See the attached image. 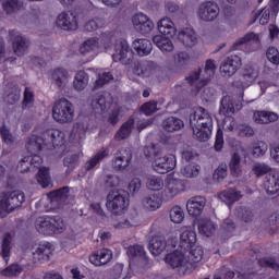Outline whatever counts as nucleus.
I'll use <instances>...</instances> for the list:
<instances>
[{
	"label": "nucleus",
	"instance_id": "f257e3e1",
	"mask_svg": "<svg viewBox=\"0 0 279 279\" xmlns=\"http://www.w3.org/2000/svg\"><path fill=\"white\" fill-rule=\"evenodd\" d=\"M64 145V133L58 129H36L26 141L27 151H40L45 147Z\"/></svg>",
	"mask_w": 279,
	"mask_h": 279
},
{
	"label": "nucleus",
	"instance_id": "f03ea898",
	"mask_svg": "<svg viewBox=\"0 0 279 279\" xmlns=\"http://www.w3.org/2000/svg\"><path fill=\"white\" fill-rule=\"evenodd\" d=\"M190 125L195 138L206 143L213 134V116L202 107L195 108L190 114Z\"/></svg>",
	"mask_w": 279,
	"mask_h": 279
},
{
	"label": "nucleus",
	"instance_id": "7ed1b4c3",
	"mask_svg": "<svg viewBox=\"0 0 279 279\" xmlns=\"http://www.w3.org/2000/svg\"><path fill=\"white\" fill-rule=\"evenodd\" d=\"M144 156H146V158L154 156L153 167L157 173L165 174L175 169V157L171 154L162 156L158 146L145 147Z\"/></svg>",
	"mask_w": 279,
	"mask_h": 279
},
{
	"label": "nucleus",
	"instance_id": "20e7f679",
	"mask_svg": "<svg viewBox=\"0 0 279 279\" xmlns=\"http://www.w3.org/2000/svg\"><path fill=\"white\" fill-rule=\"evenodd\" d=\"M112 47V32L101 33L98 37L86 39L80 47V52L83 56L86 53H104Z\"/></svg>",
	"mask_w": 279,
	"mask_h": 279
},
{
	"label": "nucleus",
	"instance_id": "39448f33",
	"mask_svg": "<svg viewBox=\"0 0 279 279\" xmlns=\"http://www.w3.org/2000/svg\"><path fill=\"white\" fill-rule=\"evenodd\" d=\"M167 265H170L172 269H178L180 276H186V274H191L194 271L196 266L191 263L186 255V251L177 250L166 256Z\"/></svg>",
	"mask_w": 279,
	"mask_h": 279
},
{
	"label": "nucleus",
	"instance_id": "423d86ee",
	"mask_svg": "<svg viewBox=\"0 0 279 279\" xmlns=\"http://www.w3.org/2000/svg\"><path fill=\"white\" fill-rule=\"evenodd\" d=\"M215 71H217V64H215V60L209 59L205 63V70L203 74L201 71H198L189 76V84H191V86H195L196 88L194 95L202 93V88H204V86L210 82V77L215 75Z\"/></svg>",
	"mask_w": 279,
	"mask_h": 279
},
{
	"label": "nucleus",
	"instance_id": "0eeeda50",
	"mask_svg": "<svg viewBox=\"0 0 279 279\" xmlns=\"http://www.w3.org/2000/svg\"><path fill=\"white\" fill-rule=\"evenodd\" d=\"M75 117V108L66 98L57 100L52 107V119L58 123H71Z\"/></svg>",
	"mask_w": 279,
	"mask_h": 279
},
{
	"label": "nucleus",
	"instance_id": "6e6552de",
	"mask_svg": "<svg viewBox=\"0 0 279 279\" xmlns=\"http://www.w3.org/2000/svg\"><path fill=\"white\" fill-rule=\"evenodd\" d=\"M106 206L110 213L113 215H121L128 206H130V201H128V193L123 191H112L107 195Z\"/></svg>",
	"mask_w": 279,
	"mask_h": 279
},
{
	"label": "nucleus",
	"instance_id": "1a4fd4ad",
	"mask_svg": "<svg viewBox=\"0 0 279 279\" xmlns=\"http://www.w3.org/2000/svg\"><path fill=\"white\" fill-rule=\"evenodd\" d=\"M23 202H25V193L19 190L9 192L0 199V213H12L21 208Z\"/></svg>",
	"mask_w": 279,
	"mask_h": 279
},
{
	"label": "nucleus",
	"instance_id": "9d476101",
	"mask_svg": "<svg viewBox=\"0 0 279 279\" xmlns=\"http://www.w3.org/2000/svg\"><path fill=\"white\" fill-rule=\"evenodd\" d=\"M112 58L114 62L130 64V62H132V58H134V52L126 40L118 39L114 44V53Z\"/></svg>",
	"mask_w": 279,
	"mask_h": 279
},
{
	"label": "nucleus",
	"instance_id": "9b49d317",
	"mask_svg": "<svg viewBox=\"0 0 279 279\" xmlns=\"http://www.w3.org/2000/svg\"><path fill=\"white\" fill-rule=\"evenodd\" d=\"M196 14L204 23H213L219 16V4L214 1L202 2Z\"/></svg>",
	"mask_w": 279,
	"mask_h": 279
},
{
	"label": "nucleus",
	"instance_id": "f8f14e48",
	"mask_svg": "<svg viewBox=\"0 0 279 279\" xmlns=\"http://www.w3.org/2000/svg\"><path fill=\"white\" fill-rule=\"evenodd\" d=\"M89 106L94 114L104 117L110 108H112V97L110 95L104 96L101 94L94 95L89 98Z\"/></svg>",
	"mask_w": 279,
	"mask_h": 279
},
{
	"label": "nucleus",
	"instance_id": "ddd939ff",
	"mask_svg": "<svg viewBox=\"0 0 279 279\" xmlns=\"http://www.w3.org/2000/svg\"><path fill=\"white\" fill-rule=\"evenodd\" d=\"M177 38L186 49H193V47H196L197 43H199V36L193 27H185L179 31Z\"/></svg>",
	"mask_w": 279,
	"mask_h": 279
},
{
	"label": "nucleus",
	"instance_id": "4468645a",
	"mask_svg": "<svg viewBox=\"0 0 279 279\" xmlns=\"http://www.w3.org/2000/svg\"><path fill=\"white\" fill-rule=\"evenodd\" d=\"M52 252L53 250H51V244L49 243L35 244L31 248L32 262L45 263V260H49Z\"/></svg>",
	"mask_w": 279,
	"mask_h": 279
},
{
	"label": "nucleus",
	"instance_id": "2eb2a0df",
	"mask_svg": "<svg viewBox=\"0 0 279 279\" xmlns=\"http://www.w3.org/2000/svg\"><path fill=\"white\" fill-rule=\"evenodd\" d=\"M9 36L13 40V51L17 56H25L29 49V39L17 31H10Z\"/></svg>",
	"mask_w": 279,
	"mask_h": 279
},
{
	"label": "nucleus",
	"instance_id": "dca6fc26",
	"mask_svg": "<svg viewBox=\"0 0 279 279\" xmlns=\"http://www.w3.org/2000/svg\"><path fill=\"white\" fill-rule=\"evenodd\" d=\"M133 27L140 34H149L154 31L155 24L149 16L145 15L144 13H137L132 17Z\"/></svg>",
	"mask_w": 279,
	"mask_h": 279
},
{
	"label": "nucleus",
	"instance_id": "f3484780",
	"mask_svg": "<svg viewBox=\"0 0 279 279\" xmlns=\"http://www.w3.org/2000/svg\"><path fill=\"white\" fill-rule=\"evenodd\" d=\"M57 27L64 32H75L77 29V15L71 12H63L57 17Z\"/></svg>",
	"mask_w": 279,
	"mask_h": 279
},
{
	"label": "nucleus",
	"instance_id": "a211bd4d",
	"mask_svg": "<svg viewBox=\"0 0 279 279\" xmlns=\"http://www.w3.org/2000/svg\"><path fill=\"white\" fill-rule=\"evenodd\" d=\"M241 57L230 56L220 64V73L222 77H232L239 69H241Z\"/></svg>",
	"mask_w": 279,
	"mask_h": 279
},
{
	"label": "nucleus",
	"instance_id": "6ab92c4d",
	"mask_svg": "<svg viewBox=\"0 0 279 279\" xmlns=\"http://www.w3.org/2000/svg\"><path fill=\"white\" fill-rule=\"evenodd\" d=\"M132 162V150L125 148L118 150L112 159V167L116 171H125Z\"/></svg>",
	"mask_w": 279,
	"mask_h": 279
},
{
	"label": "nucleus",
	"instance_id": "aec40b11",
	"mask_svg": "<svg viewBox=\"0 0 279 279\" xmlns=\"http://www.w3.org/2000/svg\"><path fill=\"white\" fill-rule=\"evenodd\" d=\"M243 45H253V48H251L248 51H257V49H260V35L254 32L245 34L242 38L234 43L233 49L239 51L240 49H243Z\"/></svg>",
	"mask_w": 279,
	"mask_h": 279
},
{
	"label": "nucleus",
	"instance_id": "412c9836",
	"mask_svg": "<svg viewBox=\"0 0 279 279\" xmlns=\"http://www.w3.org/2000/svg\"><path fill=\"white\" fill-rule=\"evenodd\" d=\"M50 80L58 88H66L69 80H71V75H69V71L66 69L56 68L50 72Z\"/></svg>",
	"mask_w": 279,
	"mask_h": 279
},
{
	"label": "nucleus",
	"instance_id": "4be33fe9",
	"mask_svg": "<svg viewBox=\"0 0 279 279\" xmlns=\"http://www.w3.org/2000/svg\"><path fill=\"white\" fill-rule=\"evenodd\" d=\"M157 29L160 36L173 38L178 34V28H175V23L171 17H162L157 22Z\"/></svg>",
	"mask_w": 279,
	"mask_h": 279
},
{
	"label": "nucleus",
	"instance_id": "5701e85b",
	"mask_svg": "<svg viewBox=\"0 0 279 279\" xmlns=\"http://www.w3.org/2000/svg\"><path fill=\"white\" fill-rule=\"evenodd\" d=\"M206 207V198L204 196L192 197L186 203V210L192 217H199Z\"/></svg>",
	"mask_w": 279,
	"mask_h": 279
},
{
	"label": "nucleus",
	"instance_id": "b1692460",
	"mask_svg": "<svg viewBox=\"0 0 279 279\" xmlns=\"http://www.w3.org/2000/svg\"><path fill=\"white\" fill-rule=\"evenodd\" d=\"M112 260V251L108 248H101L96 251L89 256V263L96 267H101V265H108Z\"/></svg>",
	"mask_w": 279,
	"mask_h": 279
},
{
	"label": "nucleus",
	"instance_id": "393cba45",
	"mask_svg": "<svg viewBox=\"0 0 279 279\" xmlns=\"http://www.w3.org/2000/svg\"><path fill=\"white\" fill-rule=\"evenodd\" d=\"M184 191V182L178 179H171L166 189L162 192V196L167 199H173L177 195H180Z\"/></svg>",
	"mask_w": 279,
	"mask_h": 279
},
{
	"label": "nucleus",
	"instance_id": "a878e982",
	"mask_svg": "<svg viewBox=\"0 0 279 279\" xmlns=\"http://www.w3.org/2000/svg\"><path fill=\"white\" fill-rule=\"evenodd\" d=\"M197 243V234L194 230H185L180 235L179 247L183 252H189L192 247H195Z\"/></svg>",
	"mask_w": 279,
	"mask_h": 279
},
{
	"label": "nucleus",
	"instance_id": "bb28decb",
	"mask_svg": "<svg viewBox=\"0 0 279 279\" xmlns=\"http://www.w3.org/2000/svg\"><path fill=\"white\" fill-rule=\"evenodd\" d=\"M236 110H241V106L236 105L234 101V97L225 96L220 101L219 113L225 117H230L236 112Z\"/></svg>",
	"mask_w": 279,
	"mask_h": 279
},
{
	"label": "nucleus",
	"instance_id": "cd10ccee",
	"mask_svg": "<svg viewBox=\"0 0 279 279\" xmlns=\"http://www.w3.org/2000/svg\"><path fill=\"white\" fill-rule=\"evenodd\" d=\"M264 189L268 195H276V193H279V171L266 175L264 180Z\"/></svg>",
	"mask_w": 279,
	"mask_h": 279
},
{
	"label": "nucleus",
	"instance_id": "c85d7f7f",
	"mask_svg": "<svg viewBox=\"0 0 279 279\" xmlns=\"http://www.w3.org/2000/svg\"><path fill=\"white\" fill-rule=\"evenodd\" d=\"M69 198V187H61L57 191H52L47 195V199L56 208L61 204H64Z\"/></svg>",
	"mask_w": 279,
	"mask_h": 279
},
{
	"label": "nucleus",
	"instance_id": "c756f323",
	"mask_svg": "<svg viewBox=\"0 0 279 279\" xmlns=\"http://www.w3.org/2000/svg\"><path fill=\"white\" fill-rule=\"evenodd\" d=\"M141 206L145 210H149L154 213V210H158L160 206H162V198L158 196V194H149L142 198Z\"/></svg>",
	"mask_w": 279,
	"mask_h": 279
},
{
	"label": "nucleus",
	"instance_id": "7c9ffc66",
	"mask_svg": "<svg viewBox=\"0 0 279 279\" xmlns=\"http://www.w3.org/2000/svg\"><path fill=\"white\" fill-rule=\"evenodd\" d=\"M153 43L156 45V47H158V49H160L161 53H172V51L175 49L171 37L155 35L153 37Z\"/></svg>",
	"mask_w": 279,
	"mask_h": 279
},
{
	"label": "nucleus",
	"instance_id": "2f4dec72",
	"mask_svg": "<svg viewBox=\"0 0 279 279\" xmlns=\"http://www.w3.org/2000/svg\"><path fill=\"white\" fill-rule=\"evenodd\" d=\"M133 49L136 51L137 56L145 58V56L151 53L154 46L149 39L141 38L133 41Z\"/></svg>",
	"mask_w": 279,
	"mask_h": 279
},
{
	"label": "nucleus",
	"instance_id": "473e14b6",
	"mask_svg": "<svg viewBox=\"0 0 279 279\" xmlns=\"http://www.w3.org/2000/svg\"><path fill=\"white\" fill-rule=\"evenodd\" d=\"M148 250L153 256H160L167 250V240L162 235L154 236L148 243Z\"/></svg>",
	"mask_w": 279,
	"mask_h": 279
},
{
	"label": "nucleus",
	"instance_id": "72a5a7b5",
	"mask_svg": "<svg viewBox=\"0 0 279 279\" xmlns=\"http://www.w3.org/2000/svg\"><path fill=\"white\" fill-rule=\"evenodd\" d=\"M114 80L112 72L104 69H99L96 71V80L94 82V88H104L106 84H110Z\"/></svg>",
	"mask_w": 279,
	"mask_h": 279
},
{
	"label": "nucleus",
	"instance_id": "f704fd0d",
	"mask_svg": "<svg viewBox=\"0 0 279 279\" xmlns=\"http://www.w3.org/2000/svg\"><path fill=\"white\" fill-rule=\"evenodd\" d=\"M256 77H258L257 69L252 65L244 68L242 76L240 78V86H242V88H247V86H250L252 82L256 80Z\"/></svg>",
	"mask_w": 279,
	"mask_h": 279
},
{
	"label": "nucleus",
	"instance_id": "c9c22d12",
	"mask_svg": "<svg viewBox=\"0 0 279 279\" xmlns=\"http://www.w3.org/2000/svg\"><path fill=\"white\" fill-rule=\"evenodd\" d=\"M253 121L259 125L278 121V113L272 111H255L253 114Z\"/></svg>",
	"mask_w": 279,
	"mask_h": 279
},
{
	"label": "nucleus",
	"instance_id": "e433bc0d",
	"mask_svg": "<svg viewBox=\"0 0 279 279\" xmlns=\"http://www.w3.org/2000/svg\"><path fill=\"white\" fill-rule=\"evenodd\" d=\"M35 228L39 234H44L45 236H49L52 234L51 231V216L39 217L35 222Z\"/></svg>",
	"mask_w": 279,
	"mask_h": 279
},
{
	"label": "nucleus",
	"instance_id": "4c0bfd02",
	"mask_svg": "<svg viewBox=\"0 0 279 279\" xmlns=\"http://www.w3.org/2000/svg\"><path fill=\"white\" fill-rule=\"evenodd\" d=\"M216 230H217V226L215 225V222H213V220L208 218H204L199 220L198 232L203 236H213Z\"/></svg>",
	"mask_w": 279,
	"mask_h": 279
},
{
	"label": "nucleus",
	"instance_id": "58836bf2",
	"mask_svg": "<svg viewBox=\"0 0 279 279\" xmlns=\"http://www.w3.org/2000/svg\"><path fill=\"white\" fill-rule=\"evenodd\" d=\"M132 130H134V118H130L121 125L114 135L116 141H125V138L130 137V134H132Z\"/></svg>",
	"mask_w": 279,
	"mask_h": 279
},
{
	"label": "nucleus",
	"instance_id": "ea45409f",
	"mask_svg": "<svg viewBox=\"0 0 279 279\" xmlns=\"http://www.w3.org/2000/svg\"><path fill=\"white\" fill-rule=\"evenodd\" d=\"M162 128L166 132H178L184 128V122L175 117H169L163 120Z\"/></svg>",
	"mask_w": 279,
	"mask_h": 279
},
{
	"label": "nucleus",
	"instance_id": "a19ab883",
	"mask_svg": "<svg viewBox=\"0 0 279 279\" xmlns=\"http://www.w3.org/2000/svg\"><path fill=\"white\" fill-rule=\"evenodd\" d=\"M89 77L88 73L85 71H78L73 81V88L76 89L78 93H82L88 86Z\"/></svg>",
	"mask_w": 279,
	"mask_h": 279
},
{
	"label": "nucleus",
	"instance_id": "79ce46f5",
	"mask_svg": "<svg viewBox=\"0 0 279 279\" xmlns=\"http://www.w3.org/2000/svg\"><path fill=\"white\" fill-rule=\"evenodd\" d=\"M0 254L5 263L10 260V254H12V235L10 233H5L2 238Z\"/></svg>",
	"mask_w": 279,
	"mask_h": 279
},
{
	"label": "nucleus",
	"instance_id": "37998d69",
	"mask_svg": "<svg viewBox=\"0 0 279 279\" xmlns=\"http://www.w3.org/2000/svg\"><path fill=\"white\" fill-rule=\"evenodd\" d=\"M218 198L220 202H223L225 204H234V202H239L241 199V192H238L235 190H225L219 195Z\"/></svg>",
	"mask_w": 279,
	"mask_h": 279
},
{
	"label": "nucleus",
	"instance_id": "c03bdc74",
	"mask_svg": "<svg viewBox=\"0 0 279 279\" xmlns=\"http://www.w3.org/2000/svg\"><path fill=\"white\" fill-rule=\"evenodd\" d=\"M110 154V150L107 148H101L92 159H89L86 165L85 169L87 171H90V169H95L104 158H108V155Z\"/></svg>",
	"mask_w": 279,
	"mask_h": 279
},
{
	"label": "nucleus",
	"instance_id": "a18cd8bd",
	"mask_svg": "<svg viewBox=\"0 0 279 279\" xmlns=\"http://www.w3.org/2000/svg\"><path fill=\"white\" fill-rule=\"evenodd\" d=\"M229 169L231 171V175L234 178H241L243 174V168L241 167V156L239 154H233L231 160L229 162Z\"/></svg>",
	"mask_w": 279,
	"mask_h": 279
},
{
	"label": "nucleus",
	"instance_id": "49530a36",
	"mask_svg": "<svg viewBox=\"0 0 279 279\" xmlns=\"http://www.w3.org/2000/svg\"><path fill=\"white\" fill-rule=\"evenodd\" d=\"M185 254L187 260L197 267V263H202V258H204V248L202 246H193L189 251H185Z\"/></svg>",
	"mask_w": 279,
	"mask_h": 279
},
{
	"label": "nucleus",
	"instance_id": "de8ad7c7",
	"mask_svg": "<svg viewBox=\"0 0 279 279\" xmlns=\"http://www.w3.org/2000/svg\"><path fill=\"white\" fill-rule=\"evenodd\" d=\"M23 8V2L19 0H3L2 9L5 14H16V12H21Z\"/></svg>",
	"mask_w": 279,
	"mask_h": 279
},
{
	"label": "nucleus",
	"instance_id": "09e8293b",
	"mask_svg": "<svg viewBox=\"0 0 279 279\" xmlns=\"http://www.w3.org/2000/svg\"><path fill=\"white\" fill-rule=\"evenodd\" d=\"M201 169L202 168L199 167V165L195 162H190L181 168V175H183V178L190 179L197 178V175H199Z\"/></svg>",
	"mask_w": 279,
	"mask_h": 279
},
{
	"label": "nucleus",
	"instance_id": "8fccbe9b",
	"mask_svg": "<svg viewBox=\"0 0 279 279\" xmlns=\"http://www.w3.org/2000/svg\"><path fill=\"white\" fill-rule=\"evenodd\" d=\"M21 99V88L19 86H13L7 89L4 94V101L11 106L16 104Z\"/></svg>",
	"mask_w": 279,
	"mask_h": 279
},
{
	"label": "nucleus",
	"instance_id": "3c124183",
	"mask_svg": "<svg viewBox=\"0 0 279 279\" xmlns=\"http://www.w3.org/2000/svg\"><path fill=\"white\" fill-rule=\"evenodd\" d=\"M50 223L52 234H60L63 230H66V225L60 216H50Z\"/></svg>",
	"mask_w": 279,
	"mask_h": 279
},
{
	"label": "nucleus",
	"instance_id": "603ef678",
	"mask_svg": "<svg viewBox=\"0 0 279 279\" xmlns=\"http://www.w3.org/2000/svg\"><path fill=\"white\" fill-rule=\"evenodd\" d=\"M37 182L43 189L51 186V175L48 168H39L37 173Z\"/></svg>",
	"mask_w": 279,
	"mask_h": 279
},
{
	"label": "nucleus",
	"instance_id": "864d4df0",
	"mask_svg": "<svg viewBox=\"0 0 279 279\" xmlns=\"http://www.w3.org/2000/svg\"><path fill=\"white\" fill-rule=\"evenodd\" d=\"M267 149H269V146L265 142L257 141L253 143L251 154L254 158H260L264 154H267Z\"/></svg>",
	"mask_w": 279,
	"mask_h": 279
},
{
	"label": "nucleus",
	"instance_id": "5fc2aeb1",
	"mask_svg": "<svg viewBox=\"0 0 279 279\" xmlns=\"http://www.w3.org/2000/svg\"><path fill=\"white\" fill-rule=\"evenodd\" d=\"M106 25V22L101 17H93L89 19L85 25L84 29L85 32H97V29H101Z\"/></svg>",
	"mask_w": 279,
	"mask_h": 279
},
{
	"label": "nucleus",
	"instance_id": "6e6d98bb",
	"mask_svg": "<svg viewBox=\"0 0 279 279\" xmlns=\"http://www.w3.org/2000/svg\"><path fill=\"white\" fill-rule=\"evenodd\" d=\"M23 271V267L19 264H13L11 266H8L3 270L0 271V276H3L4 278H15Z\"/></svg>",
	"mask_w": 279,
	"mask_h": 279
},
{
	"label": "nucleus",
	"instance_id": "4d7b16f0",
	"mask_svg": "<svg viewBox=\"0 0 279 279\" xmlns=\"http://www.w3.org/2000/svg\"><path fill=\"white\" fill-rule=\"evenodd\" d=\"M184 209H182V207L180 206H173L170 209V219L172 221V223H182V221H184Z\"/></svg>",
	"mask_w": 279,
	"mask_h": 279
},
{
	"label": "nucleus",
	"instance_id": "13d9d810",
	"mask_svg": "<svg viewBox=\"0 0 279 279\" xmlns=\"http://www.w3.org/2000/svg\"><path fill=\"white\" fill-rule=\"evenodd\" d=\"M146 186L149 191H161L165 187V181L160 177H150L147 179Z\"/></svg>",
	"mask_w": 279,
	"mask_h": 279
},
{
	"label": "nucleus",
	"instance_id": "bf43d9fd",
	"mask_svg": "<svg viewBox=\"0 0 279 279\" xmlns=\"http://www.w3.org/2000/svg\"><path fill=\"white\" fill-rule=\"evenodd\" d=\"M228 178V165L220 163L214 172V180L217 182H223Z\"/></svg>",
	"mask_w": 279,
	"mask_h": 279
},
{
	"label": "nucleus",
	"instance_id": "052dcab7",
	"mask_svg": "<svg viewBox=\"0 0 279 279\" xmlns=\"http://www.w3.org/2000/svg\"><path fill=\"white\" fill-rule=\"evenodd\" d=\"M238 217L242 219L244 223H252V221H254V214L245 207H240L238 209Z\"/></svg>",
	"mask_w": 279,
	"mask_h": 279
},
{
	"label": "nucleus",
	"instance_id": "680f3d73",
	"mask_svg": "<svg viewBox=\"0 0 279 279\" xmlns=\"http://www.w3.org/2000/svg\"><path fill=\"white\" fill-rule=\"evenodd\" d=\"M158 110H160V107H158V102L154 100L148 101L142 106V112H144V114L147 117L154 114V112H158Z\"/></svg>",
	"mask_w": 279,
	"mask_h": 279
},
{
	"label": "nucleus",
	"instance_id": "e2e57ef3",
	"mask_svg": "<svg viewBox=\"0 0 279 279\" xmlns=\"http://www.w3.org/2000/svg\"><path fill=\"white\" fill-rule=\"evenodd\" d=\"M22 106L23 108H32L34 106V92L29 87H26L24 90Z\"/></svg>",
	"mask_w": 279,
	"mask_h": 279
},
{
	"label": "nucleus",
	"instance_id": "0e129e2a",
	"mask_svg": "<svg viewBox=\"0 0 279 279\" xmlns=\"http://www.w3.org/2000/svg\"><path fill=\"white\" fill-rule=\"evenodd\" d=\"M128 254L131 256V258H143V256H145V248L138 244H135L129 247Z\"/></svg>",
	"mask_w": 279,
	"mask_h": 279
},
{
	"label": "nucleus",
	"instance_id": "69168bd1",
	"mask_svg": "<svg viewBox=\"0 0 279 279\" xmlns=\"http://www.w3.org/2000/svg\"><path fill=\"white\" fill-rule=\"evenodd\" d=\"M253 171L257 178H262V175H265L271 171V167H269L267 163L257 162L254 165Z\"/></svg>",
	"mask_w": 279,
	"mask_h": 279
},
{
	"label": "nucleus",
	"instance_id": "338daca9",
	"mask_svg": "<svg viewBox=\"0 0 279 279\" xmlns=\"http://www.w3.org/2000/svg\"><path fill=\"white\" fill-rule=\"evenodd\" d=\"M138 223H141V220H138V217H133L116 223L114 228H117L118 230H121L123 228H132L133 226H138Z\"/></svg>",
	"mask_w": 279,
	"mask_h": 279
},
{
	"label": "nucleus",
	"instance_id": "774afa93",
	"mask_svg": "<svg viewBox=\"0 0 279 279\" xmlns=\"http://www.w3.org/2000/svg\"><path fill=\"white\" fill-rule=\"evenodd\" d=\"M260 267H270L271 269H279V262L272 257H266L258 260Z\"/></svg>",
	"mask_w": 279,
	"mask_h": 279
}]
</instances>
